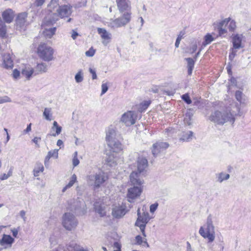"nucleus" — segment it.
<instances>
[{"label":"nucleus","mask_w":251,"mask_h":251,"mask_svg":"<svg viewBox=\"0 0 251 251\" xmlns=\"http://www.w3.org/2000/svg\"><path fill=\"white\" fill-rule=\"evenodd\" d=\"M209 119L219 125H223L227 122L233 125L235 122L234 115L227 111H215L211 114Z\"/></svg>","instance_id":"obj_1"},{"label":"nucleus","mask_w":251,"mask_h":251,"mask_svg":"<svg viewBox=\"0 0 251 251\" xmlns=\"http://www.w3.org/2000/svg\"><path fill=\"white\" fill-rule=\"evenodd\" d=\"M200 234L204 238L207 239L208 243L213 242L215 238V227L213 224L212 217L209 215L205 225L200 227Z\"/></svg>","instance_id":"obj_2"},{"label":"nucleus","mask_w":251,"mask_h":251,"mask_svg":"<svg viewBox=\"0 0 251 251\" xmlns=\"http://www.w3.org/2000/svg\"><path fill=\"white\" fill-rule=\"evenodd\" d=\"M108 179L105 173L102 171L95 174H91L87 176L86 181L87 184L92 186L95 189L99 188L100 186Z\"/></svg>","instance_id":"obj_3"},{"label":"nucleus","mask_w":251,"mask_h":251,"mask_svg":"<svg viewBox=\"0 0 251 251\" xmlns=\"http://www.w3.org/2000/svg\"><path fill=\"white\" fill-rule=\"evenodd\" d=\"M72 13V6L70 4L63 5L59 6L57 10L56 13H54L55 17H53L50 21H48L46 18L44 20V23H49V24H52L58 20V17L61 18L69 17Z\"/></svg>","instance_id":"obj_4"},{"label":"nucleus","mask_w":251,"mask_h":251,"mask_svg":"<svg viewBox=\"0 0 251 251\" xmlns=\"http://www.w3.org/2000/svg\"><path fill=\"white\" fill-rule=\"evenodd\" d=\"M131 19V12L127 11L119 18L111 19L108 23V26L112 29L125 26L130 22Z\"/></svg>","instance_id":"obj_5"},{"label":"nucleus","mask_w":251,"mask_h":251,"mask_svg":"<svg viewBox=\"0 0 251 251\" xmlns=\"http://www.w3.org/2000/svg\"><path fill=\"white\" fill-rule=\"evenodd\" d=\"M37 53L40 58L45 61L49 62L53 59V49L45 43L39 45Z\"/></svg>","instance_id":"obj_6"},{"label":"nucleus","mask_w":251,"mask_h":251,"mask_svg":"<svg viewBox=\"0 0 251 251\" xmlns=\"http://www.w3.org/2000/svg\"><path fill=\"white\" fill-rule=\"evenodd\" d=\"M62 225L67 230L72 231L76 227L78 221L74 214L66 212L62 216Z\"/></svg>","instance_id":"obj_7"},{"label":"nucleus","mask_w":251,"mask_h":251,"mask_svg":"<svg viewBox=\"0 0 251 251\" xmlns=\"http://www.w3.org/2000/svg\"><path fill=\"white\" fill-rule=\"evenodd\" d=\"M137 215L138 218L135 225L136 226L139 227L143 235L146 237L145 227L146 224L149 222L151 218L148 212L143 211L142 213H141L140 209H138L137 210Z\"/></svg>","instance_id":"obj_8"},{"label":"nucleus","mask_w":251,"mask_h":251,"mask_svg":"<svg viewBox=\"0 0 251 251\" xmlns=\"http://www.w3.org/2000/svg\"><path fill=\"white\" fill-rule=\"evenodd\" d=\"M85 204L82 200H73L71 202L69 208L79 215L84 214L85 212Z\"/></svg>","instance_id":"obj_9"},{"label":"nucleus","mask_w":251,"mask_h":251,"mask_svg":"<svg viewBox=\"0 0 251 251\" xmlns=\"http://www.w3.org/2000/svg\"><path fill=\"white\" fill-rule=\"evenodd\" d=\"M136 119L137 115L136 112L133 111H128L123 114L121 121L128 126L134 125Z\"/></svg>","instance_id":"obj_10"},{"label":"nucleus","mask_w":251,"mask_h":251,"mask_svg":"<svg viewBox=\"0 0 251 251\" xmlns=\"http://www.w3.org/2000/svg\"><path fill=\"white\" fill-rule=\"evenodd\" d=\"M142 192V187L133 185L128 189L127 198L129 202H132L133 200L139 197Z\"/></svg>","instance_id":"obj_11"},{"label":"nucleus","mask_w":251,"mask_h":251,"mask_svg":"<svg viewBox=\"0 0 251 251\" xmlns=\"http://www.w3.org/2000/svg\"><path fill=\"white\" fill-rule=\"evenodd\" d=\"M27 14L26 12L19 13L16 20V28L19 30H25L28 25L27 22Z\"/></svg>","instance_id":"obj_12"},{"label":"nucleus","mask_w":251,"mask_h":251,"mask_svg":"<svg viewBox=\"0 0 251 251\" xmlns=\"http://www.w3.org/2000/svg\"><path fill=\"white\" fill-rule=\"evenodd\" d=\"M141 174L137 171H133L130 175V181L132 185L142 186L144 180L142 178Z\"/></svg>","instance_id":"obj_13"},{"label":"nucleus","mask_w":251,"mask_h":251,"mask_svg":"<svg viewBox=\"0 0 251 251\" xmlns=\"http://www.w3.org/2000/svg\"><path fill=\"white\" fill-rule=\"evenodd\" d=\"M168 147L169 144L166 142H157L152 146V153L153 156H157L160 152L168 148Z\"/></svg>","instance_id":"obj_14"},{"label":"nucleus","mask_w":251,"mask_h":251,"mask_svg":"<svg viewBox=\"0 0 251 251\" xmlns=\"http://www.w3.org/2000/svg\"><path fill=\"white\" fill-rule=\"evenodd\" d=\"M126 213L125 205L115 206L112 209V214L114 217L120 218L123 217Z\"/></svg>","instance_id":"obj_15"},{"label":"nucleus","mask_w":251,"mask_h":251,"mask_svg":"<svg viewBox=\"0 0 251 251\" xmlns=\"http://www.w3.org/2000/svg\"><path fill=\"white\" fill-rule=\"evenodd\" d=\"M229 21L230 18H226L224 20L216 24V27L217 28L219 36H225L227 30L224 27L228 25Z\"/></svg>","instance_id":"obj_16"},{"label":"nucleus","mask_w":251,"mask_h":251,"mask_svg":"<svg viewBox=\"0 0 251 251\" xmlns=\"http://www.w3.org/2000/svg\"><path fill=\"white\" fill-rule=\"evenodd\" d=\"M116 3L120 13L126 11H130V4L128 0H116Z\"/></svg>","instance_id":"obj_17"},{"label":"nucleus","mask_w":251,"mask_h":251,"mask_svg":"<svg viewBox=\"0 0 251 251\" xmlns=\"http://www.w3.org/2000/svg\"><path fill=\"white\" fill-rule=\"evenodd\" d=\"M148 162L147 159L142 156H140L137 160V172L140 173H144L147 168Z\"/></svg>","instance_id":"obj_18"},{"label":"nucleus","mask_w":251,"mask_h":251,"mask_svg":"<svg viewBox=\"0 0 251 251\" xmlns=\"http://www.w3.org/2000/svg\"><path fill=\"white\" fill-rule=\"evenodd\" d=\"M98 32L100 34L101 38L103 39L102 42V44L104 46L107 45L111 39V34L103 28H98Z\"/></svg>","instance_id":"obj_19"},{"label":"nucleus","mask_w":251,"mask_h":251,"mask_svg":"<svg viewBox=\"0 0 251 251\" xmlns=\"http://www.w3.org/2000/svg\"><path fill=\"white\" fill-rule=\"evenodd\" d=\"M2 66L6 69L13 68V62L9 53H4L3 54Z\"/></svg>","instance_id":"obj_20"},{"label":"nucleus","mask_w":251,"mask_h":251,"mask_svg":"<svg viewBox=\"0 0 251 251\" xmlns=\"http://www.w3.org/2000/svg\"><path fill=\"white\" fill-rule=\"evenodd\" d=\"M119 159L118 153L110 152L106 158V162L108 165L113 167L116 165L117 162Z\"/></svg>","instance_id":"obj_21"},{"label":"nucleus","mask_w":251,"mask_h":251,"mask_svg":"<svg viewBox=\"0 0 251 251\" xmlns=\"http://www.w3.org/2000/svg\"><path fill=\"white\" fill-rule=\"evenodd\" d=\"M1 15L4 22L9 24L13 20L14 13L11 9H7L2 13Z\"/></svg>","instance_id":"obj_22"},{"label":"nucleus","mask_w":251,"mask_h":251,"mask_svg":"<svg viewBox=\"0 0 251 251\" xmlns=\"http://www.w3.org/2000/svg\"><path fill=\"white\" fill-rule=\"evenodd\" d=\"M95 211L98 213L100 217H103L106 214L105 205L101 201H96L94 204Z\"/></svg>","instance_id":"obj_23"},{"label":"nucleus","mask_w":251,"mask_h":251,"mask_svg":"<svg viewBox=\"0 0 251 251\" xmlns=\"http://www.w3.org/2000/svg\"><path fill=\"white\" fill-rule=\"evenodd\" d=\"M14 242V239L11 236L3 234L2 239L0 240V245L6 248L7 247H11Z\"/></svg>","instance_id":"obj_24"},{"label":"nucleus","mask_w":251,"mask_h":251,"mask_svg":"<svg viewBox=\"0 0 251 251\" xmlns=\"http://www.w3.org/2000/svg\"><path fill=\"white\" fill-rule=\"evenodd\" d=\"M117 134L115 130L112 128L108 129L106 132V140L107 145L112 144V142L117 140Z\"/></svg>","instance_id":"obj_25"},{"label":"nucleus","mask_w":251,"mask_h":251,"mask_svg":"<svg viewBox=\"0 0 251 251\" xmlns=\"http://www.w3.org/2000/svg\"><path fill=\"white\" fill-rule=\"evenodd\" d=\"M108 146L111 149L110 152L112 153H118L123 149L121 143L117 139L113 141L112 144H109Z\"/></svg>","instance_id":"obj_26"},{"label":"nucleus","mask_w":251,"mask_h":251,"mask_svg":"<svg viewBox=\"0 0 251 251\" xmlns=\"http://www.w3.org/2000/svg\"><path fill=\"white\" fill-rule=\"evenodd\" d=\"M64 247L65 250H67V251H88L74 242L70 243L67 246Z\"/></svg>","instance_id":"obj_27"},{"label":"nucleus","mask_w":251,"mask_h":251,"mask_svg":"<svg viewBox=\"0 0 251 251\" xmlns=\"http://www.w3.org/2000/svg\"><path fill=\"white\" fill-rule=\"evenodd\" d=\"M194 133L192 131H187L182 132L179 138L180 141L189 142L193 139Z\"/></svg>","instance_id":"obj_28"},{"label":"nucleus","mask_w":251,"mask_h":251,"mask_svg":"<svg viewBox=\"0 0 251 251\" xmlns=\"http://www.w3.org/2000/svg\"><path fill=\"white\" fill-rule=\"evenodd\" d=\"M77 182V176L75 174H73L71 177L69 183L66 184L62 189V192L64 193L70 189L74 184Z\"/></svg>","instance_id":"obj_29"},{"label":"nucleus","mask_w":251,"mask_h":251,"mask_svg":"<svg viewBox=\"0 0 251 251\" xmlns=\"http://www.w3.org/2000/svg\"><path fill=\"white\" fill-rule=\"evenodd\" d=\"M77 182V176L75 174H73L71 177L69 183L66 184L62 189V192L64 193L70 189L74 184Z\"/></svg>","instance_id":"obj_30"},{"label":"nucleus","mask_w":251,"mask_h":251,"mask_svg":"<svg viewBox=\"0 0 251 251\" xmlns=\"http://www.w3.org/2000/svg\"><path fill=\"white\" fill-rule=\"evenodd\" d=\"M77 182V176L75 174H73L71 177L69 183L66 184L62 189V192L64 193L70 189L74 184Z\"/></svg>","instance_id":"obj_31"},{"label":"nucleus","mask_w":251,"mask_h":251,"mask_svg":"<svg viewBox=\"0 0 251 251\" xmlns=\"http://www.w3.org/2000/svg\"><path fill=\"white\" fill-rule=\"evenodd\" d=\"M77 182V176L75 174H73L71 177L69 183L66 184L62 189V192L64 193L70 189L74 184Z\"/></svg>","instance_id":"obj_32"},{"label":"nucleus","mask_w":251,"mask_h":251,"mask_svg":"<svg viewBox=\"0 0 251 251\" xmlns=\"http://www.w3.org/2000/svg\"><path fill=\"white\" fill-rule=\"evenodd\" d=\"M33 73V69L29 66H25L22 71V75L28 79L31 77Z\"/></svg>","instance_id":"obj_33"},{"label":"nucleus","mask_w":251,"mask_h":251,"mask_svg":"<svg viewBox=\"0 0 251 251\" xmlns=\"http://www.w3.org/2000/svg\"><path fill=\"white\" fill-rule=\"evenodd\" d=\"M242 39V35L237 34L233 37V45L235 49H238L241 48Z\"/></svg>","instance_id":"obj_34"},{"label":"nucleus","mask_w":251,"mask_h":251,"mask_svg":"<svg viewBox=\"0 0 251 251\" xmlns=\"http://www.w3.org/2000/svg\"><path fill=\"white\" fill-rule=\"evenodd\" d=\"M217 181L219 183H222L224 180L228 179L230 175L225 172H222L216 175Z\"/></svg>","instance_id":"obj_35"},{"label":"nucleus","mask_w":251,"mask_h":251,"mask_svg":"<svg viewBox=\"0 0 251 251\" xmlns=\"http://www.w3.org/2000/svg\"><path fill=\"white\" fill-rule=\"evenodd\" d=\"M235 97L240 104L245 103L246 100V96L243 94L242 91L239 90L236 91L235 93Z\"/></svg>","instance_id":"obj_36"},{"label":"nucleus","mask_w":251,"mask_h":251,"mask_svg":"<svg viewBox=\"0 0 251 251\" xmlns=\"http://www.w3.org/2000/svg\"><path fill=\"white\" fill-rule=\"evenodd\" d=\"M59 6H60L59 5L58 0H51L48 5V8L50 12L53 11L56 12V10Z\"/></svg>","instance_id":"obj_37"},{"label":"nucleus","mask_w":251,"mask_h":251,"mask_svg":"<svg viewBox=\"0 0 251 251\" xmlns=\"http://www.w3.org/2000/svg\"><path fill=\"white\" fill-rule=\"evenodd\" d=\"M151 104L150 100H145L142 102L137 106L138 111L140 112H143L147 109L148 106Z\"/></svg>","instance_id":"obj_38"},{"label":"nucleus","mask_w":251,"mask_h":251,"mask_svg":"<svg viewBox=\"0 0 251 251\" xmlns=\"http://www.w3.org/2000/svg\"><path fill=\"white\" fill-rule=\"evenodd\" d=\"M43 116L45 119L47 120L50 121L52 120V113L51 108H45L43 112Z\"/></svg>","instance_id":"obj_39"},{"label":"nucleus","mask_w":251,"mask_h":251,"mask_svg":"<svg viewBox=\"0 0 251 251\" xmlns=\"http://www.w3.org/2000/svg\"><path fill=\"white\" fill-rule=\"evenodd\" d=\"M185 60L187 62L188 73L190 75L194 68L195 61L191 58H186Z\"/></svg>","instance_id":"obj_40"},{"label":"nucleus","mask_w":251,"mask_h":251,"mask_svg":"<svg viewBox=\"0 0 251 251\" xmlns=\"http://www.w3.org/2000/svg\"><path fill=\"white\" fill-rule=\"evenodd\" d=\"M214 40V38L210 34H207L204 37V41L202 43V47H204L210 44Z\"/></svg>","instance_id":"obj_41"},{"label":"nucleus","mask_w":251,"mask_h":251,"mask_svg":"<svg viewBox=\"0 0 251 251\" xmlns=\"http://www.w3.org/2000/svg\"><path fill=\"white\" fill-rule=\"evenodd\" d=\"M6 34V26L0 17V36L3 37Z\"/></svg>","instance_id":"obj_42"},{"label":"nucleus","mask_w":251,"mask_h":251,"mask_svg":"<svg viewBox=\"0 0 251 251\" xmlns=\"http://www.w3.org/2000/svg\"><path fill=\"white\" fill-rule=\"evenodd\" d=\"M35 70L40 73H45L47 71V66L44 63H39L37 65Z\"/></svg>","instance_id":"obj_43"},{"label":"nucleus","mask_w":251,"mask_h":251,"mask_svg":"<svg viewBox=\"0 0 251 251\" xmlns=\"http://www.w3.org/2000/svg\"><path fill=\"white\" fill-rule=\"evenodd\" d=\"M136 243L139 245L143 247H149V245L146 240L143 241L142 237L140 235H137L135 237Z\"/></svg>","instance_id":"obj_44"},{"label":"nucleus","mask_w":251,"mask_h":251,"mask_svg":"<svg viewBox=\"0 0 251 251\" xmlns=\"http://www.w3.org/2000/svg\"><path fill=\"white\" fill-rule=\"evenodd\" d=\"M56 27L50 28V29H46L44 31L45 36L49 38H51L55 34L56 31Z\"/></svg>","instance_id":"obj_45"},{"label":"nucleus","mask_w":251,"mask_h":251,"mask_svg":"<svg viewBox=\"0 0 251 251\" xmlns=\"http://www.w3.org/2000/svg\"><path fill=\"white\" fill-rule=\"evenodd\" d=\"M83 74L81 70L78 71L75 76V79L77 83H80L83 80Z\"/></svg>","instance_id":"obj_46"},{"label":"nucleus","mask_w":251,"mask_h":251,"mask_svg":"<svg viewBox=\"0 0 251 251\" xmlns=\"http://www.w3.org/2000/svg\"><path fill=\"white\" fill-rule=\"evenodd\" d=\"M199 42L196 40L193 41L190 45L188 52L190 53H194L197 49V44Z\"/></svg>","instance_id":"obj_47"},{"label":"nucleus","mask_w":251,"mask_h":251,"mask_svg":"<svg viewBox=\"0 0 251 251\" xmlns=\"http://www.w3.org/2000/svg\"><path fill=\"white\" fill-rule=\"evenodd\" d=\"M228 24L227 28L231 32L234 31L236 28V24L235 21L233 20H231L230 18V21Z\"/></svg>","instance_id":"obj_48"},{"label":"nucleus","mask_w":251,"mask_h":251,"mask_svg":"<svg viewBox=\"0 0 251 251\" xmlns=\"http://www.w3.org/2000/svg\"><path fill=\"white\" fill-rule=\"evenodd\" d=\"M44 167L40 165L37 168H35L34 170V175L35 176H39V173L40 172H43L44 171Z\"/></svg>","instance_id":"obj_49"},{"label":"nucleus","mask_w":251,"mask_h":251,"mask_svg":"<svg viewBox=\"0 0 251 251\" xmlns=\"http://www.w3.org/2000/svg\"><path fill=\"white\" fill-rule=\"evenodd\" d=\"M10 102H11V100L8 96L0 97V104Z\"/></svg>","instance_id":"obj_50"},{"label":"nucleus","mask_w":251,"mask_h":251,"mask_svg":"<svg viewBox=\"0 0 251 251\" xmlns=\"http://www.w3.org/2000/svg\"><path fill=\"white\" fill-rule=\"evenodd\" d=\"M55 127H57V133H60L62 130V127L59 126L56 121H54L53 123V126L51 127L52 130H54Z\"/></svg>","instance_id":"obj_51"},{"label":"nucleus","mask_w":251,"mask_h":251,"mask_svg":"<svg viewBox=\"0 0 251 251\" xmlns=\"http://www.w3.org/2000/svg\"><path fill=\"white\" fill-rule=\"evenodd\" d=\"M182 99L187 104H190L191 103V100L187 94L183 95L181 96Z\"/></svg>","instance_id":"obj_52"},{"label":"nucleus","mask_w":251,"mask_h":251,"mask_svg":"<svg viewBox=\"0 0 251 251\" xmlns=\"http://www.w3.org/2000/svg\"><path fill=\"white\" fill-rule=\"evenodd\" d=\"M58 150H53L49 151L48 153H49V155H50L51 157H54L55 158H57L58 157Z\"/></svg>","instance_id":"obj_53"},{"label":"nucleus","mask_w":251,"mask_h":251,"mask_svg":"<svg viewBox=\"0 0 251 251\" xmlns=\"http://www.w3.org/2000/svg\"><path fill=\"white\" fill-rule=\"evenodd\" d=\"M12 175V172L11 171H9L8 174H3L0 175V179L1 180H5L7 179L9 177H10Z\"/></svg>","instance_id":"obj_54"},{"label":"nucleus","mask_w":251,"mask_h":251,"mask_svg":"<svg viewBox=\"0 0 251 251\" xmlns=\"http://www.w3.org/2000/svg\"><path fill=\"white\" fill-rule=\"evenodd\" d=\"M193 114L192 110L189 109L185 114V118L184 119L185 121H187V120H191V117H192Z\"/></svg>","instance_id":"obj_55"},{"label":"nucleus","mask_w":251,"mask_h":251,"mask_svg":"<svg viewBox=\"0 0 251 251\" xmlns=\"http://www.w3.org/2000/svg\"><path fill=\"white\" fill-rule=\"evenodd\" d=\"M95 53V50L92 48H91L88 50L86 51L85 55L87 56L92 57L94 55Z\"/></svg>","instance_id":"obj_56"},{"label":"nucleus","mask_w":251,"mask_h":251,"mask_svg":"<svg viewBox=\"0 0 251 251\" xmlns=\"http://www.w3.org/2000/svg\"><path fill=\"white\" fill-rule=\"evenodd\" d=\"M114 251H121V245L117 242H115L113 245Z\"/></svg>","instance_id":"obj_57"},{"label":"nucleus","mask_w":251,"mask_h":251,"mask_svg":"<svg viewBox=\"0 0 251 251\" xmlns=\"http://www.w3.org/2000/svg\"><path fill=\"white\" fill-rule=\"evenodd\" d=\"M41 138L40 137H35L32 140V141L35 143L37 148H39L40 145L39 144V142L41 141Z\"/></svg>","instance_id":"obj_58"},{"label":"nucleus","mask_w":251,"mask_h":251,"mask_svg":"<svg viewBox=\"0 0 251 251\" xmlns=\"http://www.w3.org/2000/svg\"><path fill=\"white\" fill-rule=\"evenodd\" d=\"M108 86L106 83H102L101 85V95L105 94L108 90Z\"/></svg>","instance_id":"obj_59"},{"label":"nucleus","mask_w":251,"mask_h":251,"mask_svg":"<svg viewBox=\"0 0 251 251\" xmlns=\"http://www.w3.org/2000/svg\"><path fill=\"white\" fill-rule=\"evenodd\" d=\"M158 206V204L157 203H155L151 204L150 206L151 212L153 213L156 210Z\"/></svg>","instance_id":"obj_60"},{"label":"nucleus","mask_w":251,"mask_h":251,"mask_svg":"<svg viewBox=\"0 0 251 251\" xmlns=\"http://www.w3.org/2000/svg\"><path fill=\"white\" fill-rule=\"evenodd\" d=\"M89 72L92 75V79H96L97 78V75L95 69L92 68H89Z\"/></svg>","instance_id":"obj_61"},{"label":"nucleus","mask_w":251,"mask_h":251,"mask_svg":"<svg viewBox=\"0 0 251 251\" xmlns=\"http://www.w3.org/2000/svg\"><path fill=\"white\" fill-rule=\"evenodd\" d=\"M53 251H67L65 249V247L63 245H59L56 248H55Z\"/></svg>","instance_id":"obj_62"},{"label":"nucleus","mask_w":251,"mask_h":251,"mask_svg":"<svg viewBox=\"0 0 251 251\" xmlns=\"http://www.w3.org/2000/svg\"><path fill=\"white\" fill-rule=\"evenodd\" d=\"M46 0H35V5L36 6L39 7L42 6Z\"/></svg>","instance_id":"obj_63"},{"label":"nucleus","mask_w":251,"mask_h":251,"mask_svg":"<svg viewBox=\"0 0 251 251\" xmlns=\"http://www.w3.org/2000/svg\"><path fill=\"white\" fill-rule=\"evenodd\" d=\"M20 75V73L18 70L17 69L14 70L13 72V76L14 78L17 79L19 77Z\"/></svg>","instance_id":"obj_64"}]
</instances>
